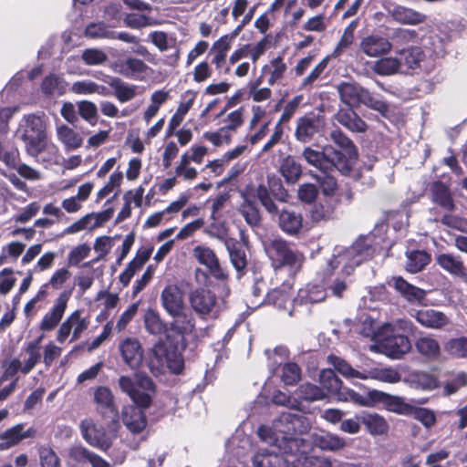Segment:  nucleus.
<instances>
[{
	"instance_id": "1",
	"label": "nucleus",
	"mask_w": 467,
	"mask_h": 467,
	"mask_svg": "<svg viewBox=\"0 0 467 467\" xmlns=\"http://www.w3.org/2000/svg\"><path fill=\"white\" fill-rule=\"evenodd\" d=\"M413 329V324L407 319L384 323L378 334L371 350L383 354L391 359H400L411 349V344L405 333Z\"/></svg>"
},
{
	"instance_id": "2",
	"label": "nucleus",
	"mask_w": 467,
	"mask_h": 467,
	"mask_svg": "<svg viewBox=\"0 0 467 467\" xmlns=\"http://www.w3.org/2000/svg\"><path fill=\"white\" fill-rule=\"evenodd\" d=\"M47 130L44 114H28L23 117L16 136L23 141L26 153L32 157L36 158L44 152L56 155L57 147L48 141Z\"/></svg>"
},
{
	"instance_id": "3",
	"label": "nucleus",
	"mask_w": 467,
	"mask_h": 467,
	"mask_svg": "<svg viewBox=\"0 0 467 467\" xmlns=\"http://www.w3.org/2000/svg\"><path fill=\"white\" fill-rule=\"evenodd\" d=\"M161 303L167 314L172 317L171 330L183 336L192 332L194 318L184 301L183 291L177 285H168L161 294Z\"/></svg>"
},
{
	"instance_id": "4",
	"label": "nucleus",
	"mask_w": 467,
	"mask_h": 467,
	"mask_svg": "<svg viewBox=\"0 0 467 467\" xmlns=\"http://www.w3.org/2000/svg\"><path fill=\"white\" fill-rule=\"evenodd\" d=\"M147 366L154 376L168 370L178 374L182 370L183 360L176 351L168 350L163 343H157L148 354Z\"/></svg>"
},
{
	"instance_id": "5",
	"label": "nucleus",
	"mask_w": 467,
	"mask_h": 467,
	"mask_svg": "<svg viewBox=\"0 0 467 467\" xmlns=\"http://www.w3.org/2000/svg\"><path fill=\"white\" fill-rule=\"evenodd\" d=\"M302 156L309 165L323 172H327L335 167L344 175L350 174V166H347V161L342 156L337 154L336 158L334 157L332 146H326L321 151L306 147Z\"/></svg>"
},
{
	"instance_id": "6",
	"label": "nucleus",
	"mask_w": 467,
	"mask_h": 467,
	"mask_svg": "<svg viewBox=\"0 0 467 467\" xmlns=\"http://www.w3.org/2000/svg\"><path fill=\"white\" fill-rule=\"evenodd\" d=\"M89 325V317L84 316V310L76 309L58 327L56 332V340L59 344H64L68 338L69 342H75L81 337Z\"/></svg>"
},
{
	"instance_id": "7",
	"label": "nucleus",
	"mask_w": 467,
	"mask_h": 467,
	"mask_svg": "<svg viewBox=\"0 0 467 467\" xmlns=\"http://www.w3.org/2000/svg\"><path fill=\"white\" fill-rule=\"evenodd\" d=\"M93 402L96 410L104 419L111 418L110 431L116 432L119 428V410L111 389L106 386H99L93 389Z\"/></svg>"
},
{
	"instance_id": "8",
	"label": "nucleus",
	"mask_w": 467,
	"mask_h": 467,
	"mask_svg": "<svg viewBox=\"0 0 467 467\" xmlns=\"http://www.w3.org/2000/svg\"><path fill=\"white\" fill-rule=\"evenodd\" d=\"M111 421L108 424L109 431L104 427L92 419H85L80 422V431L83 439L91 446L107 451L112 443V439L116 437L117 432L110 431Z\"/></svg>"
},
{
	"instance_id": "9",
	"label": "nucleus",
	"mask_w": 467,
	"mask_h": 467,
	"mask_svg": "<svg viewBox=\"0 0 467 467\" xmlns=\"http://www.w3.org/2000/svg\"><path fill=\"white\" fill-rule=\"evenodd\" d=\"M265 249L276 266L290 265L299 268L304 261V256L292 250L288 244L281 239L271 240L265 245Z\"/></svg>"
},
{
	"instance_id": "10",
	"label": "nucleus",
	"mask_w": 467,
	"mask_h": 467,
	"mask_svg": "<svg viewBox=\"0 0 467 467\" xmlns=\"http://www.w3.org/2000/svg\"><path fill=\"white\" fill-rule=\"evenodd\" d=\"M138 385L145 391H140L137 389L136 382L128 376H121L119 379V387L120 389L128 394L137 405L147 408L151 402V398L149 392L153 391V383L149 377L142 376L139 378Z\"/></svg>"
},
{
	"instance_id": "11",
	"label": "nucleus",
	"mask_w": 467,
	"mask_h": 467,
	"mask_svg": "<svg viewBox=\"0 0 467 467\" xmlns=\"http://www.w3.org/2000/svg\"><path fill=\"white\" fill-rule=\"evenodd\" d=\"M71 296V291L65 290L61 292L55 299L53 306L43 316L38 327L43 332L54 330L62 323V319L67 308V304Z\"/></svg>"
},
{
	"instance_id": "12",
	"label": "nucleus",
	"mask_w": 467,
	"mask_h": 467,
	"mask_svg": "<svg viewBox=\"0 0 467 467\" xmlns=\"http://www.w3.org/2000/svg\"><path fill=\"white\" fill-rule=\"evenodd\" d=\"M273 426L275 431H278L281 435L282 441L287 440L293 434L303 432L307 429V425H304V417L290 411L283 412L274 421Z\"/></svg>"
},
{
	"instance_id": "13",
	"label": "nucleus",
	"mask_w": 467,
	"mask_h": 467,
	"mask_svg": "<svg viewBox=\"0 0 467 467\" xmlns=\"http://www.w3.org/2000/svg\"><path fill=\"white\" fill-rule=\"evenodd\" d=\"M190 303L199 316H216L218 313L217 298L210 290L201 288L192 291L190 295Z\"/></svg>"
},
{
	"instance_id": "14",
	"label": "nucleus",
	"mask_w": 467,
	"mask_h": 467,
	"mask_svg": "<svg viewBox=\"0 0 467 467\" xmlns=\"http://www.w3.org/2000/svg\"><path fill=\"white\" fill-rule=\"evenodd\" d=\"M119 350L126 365L135 369L139 368L143 361V348L140 340L128 337L119 343Z\"/></svg>"
},
{
	"instance_id": "15",
	"label": "nucleus",
	"mask_w": 467,
	"mask_h": 467,
	"mask_svg": "<svg viewBox=\"0 0 467 467\" xmlns=\"http://www.w3.org/2000/svg\"><path fill=\"white\" fill-rule=\"evenodd\" d=\"M192 254L201 265L207 268L209 274L214 278L219 280L226 278L227 275L221 267L213 250L204 245H197L193 248Z\"/></svg>"
},
{
	"instance_id": "16",
	"label": "nucleus",
	"mask_w": 467,
	"mask_h": 467,
	"mask_svg": "<svg viewBox=\"0 0 467 467\" xmlns=\"http://www.w3.org/2000/svg\"><path fill=\"white\" fill-rule=\"evenodd\" d=\"M4 372L0 377V387L5 380L14 378L19 371L23 373L22 361L19 358L6 359L3 362ZM18 378H16L8 386L0 389V402L5 400L16 389Z\"/></svg>"
},
{
	"instance_id": "17",
	"label": "nucleus",
	"mask_w": 467,
	"mask_h": 467,
	"mask_svg": "<svg viewBox=\"0 0 467 467\" xmlns=\"http://www.w3.org/2000/svg\"><path fill=\"white\" fill-rule=\"evenodd\" d=\"M320 383L322 389H324L327 395H337L340 400H347L348 391L343 388L342 381L331 369H324L320 373Z\"/></svg>"
},
{
	"instance_id": "18",
	"label": "nucleus",
	"mask_w": 467,
	"mask_h": 467,
	"mask_svg": "<svg viewBox=\"0 0 467 467\" xmlns=\"http://www.w3.org/2000/svg\"><path fill=\"white\" fill-rule=\"evenodd\" d=\"M373 395L374 399L382 404L387 410L399 415L409 416L411 404L407 403L404 398L390 395L380 390L379 393H374Z\"/></svg>"
},
{
	"instance_id": "19",
	"label": "nucleus",
	"mask_w": 467,
	"mask_h": 467,
	"mask_svg": "<svg viewBox=\"0 0 467 467\" xmlns=\"http://www.w3.org/2000/svg\"><path fill=\"white\" fill-rule=\"evenodd\" d=\"M414 317L421 326L432 329H441L450 322L445 314L432 308L420 309Z\"/></svg>"
},
{
	"instance_id": "20",
	"label": "nucleus",
	"mask_w": 467,
	"mask_h": 467,
	"mask_svg": "<svg viewBox=\"0 0 467 467\" xmlns=\"http://www.w3.org/2000/svg\"><path fill=\"white\" fill-rule=\"evenodd\" d=\"M437 265L450 275L463 278L467 275V269L458 255L452 254H439L435 257Z\"/></svg>"
},
{
	"instance_id": "21",
	"label": "nucleus",
	"mask_w": 467,
	"mask_h": 467,
	"mask_svg": "<svg viewBox=\"0 0 467 467\" xmlns=\"http://www.w3.org/2000/svg\"><path fill=\"white\" fill-rule=\"evenodd\" d=\"M93 188L92 182L81 184L76 195L62 200L61 208L67 213H78L83 207V202L90 196Z\"/></svg>"
},
{
	"instance_id": "22",
	"label": "nucleus",
	"mask_w": 467,
	"mask_h": 467,
	"mask_svg": "<svg viewBox=\"0 0 467 467\" xmlns=\"http://www.w3.org/2000/svg\"><path fill=\"white\" fill-rule=\"evenodd\" d=\"M30 437L29 431H25L23 424L14 425L0 432V451H7Z\"/></svg>"
},
{
	"instance_id": "23",
	"label": "nucleus",
	"mask_w": 467,
	"mask_h": 467,
	"mask_svg": "<svg viewBox=\"0 0 467 467\" xmlns=\"http://www.w3.org/2000/svg\"><path fill=\"white\" fill-rule=\"evenodd\" d=\"M360 49L369 57L387 54L392 48V44L382 36H369L360 42Z\"/></svg>"
},
{
	"instance_id": "24",
	"label": "nucleus",
	"mask_w": 467,
	"mask_h": 467,
	"mask_svg": "<svg viewBox=\"0 0 467 467\" xmlns=\"http://www.w3.org/2000/svg\"><path fill=\"white\" fill-rule=\"evenodd\" d=\"M404 298L409 302H420L424 299L426 292L419 287L409 284L400 276H393L389 282Z\"/></svg>"
},
{
	"instance_id": "25",
	"label": "nucleus",
	"mask_w": 467,
	"mask_h": 467,
	"mask_svg": "<svg viewBox=\"0 0 467 467\" xmlns=\"http://www.w3.org/2000/svg\"><path fill=\"white\" fill-rule=\"evenodd\" d=\"M254 467H287L291 460L276 451L261 450L252 459Z\"/></svg>"
},
{
	"instance_id": "26",
	"label": "nucleus",
	"mask_w": 467,
	"mask_h": 467,
	"mask_svg": "<svg viewBox=\"0 0 467 467\" xmlns=\"http://www.w3.org/2000/svg\"><path fill=\"white\" fill-rule=\"evenodd\" d=\"M352 378H360V379H372L381 382L394 384L398 383L401 379V375L399 371L392 367L386 368H375L368 371V375H363L358 371L352 368Z\"/></svg>"
},
{
	"instance_id": "27",
	"label": "nucleus",
	"mask_w": 467,
	"mask_h": 467,
	"mask_svg": "<svg viewBox=\"0 0 467 467\" xmlns=\"http://www.w3.org/2000/svg\"><path fill=\"white\" fill-rule=\"evenodd\" d=\"M397 53L400 56V60L402 61L401 67L404 72L420 68L425 58L424 52L419 47L401 48Z\"/></svg>"
},
{
	"instance_id": "28",
	"label": "nucleus",
	"mask_w": 467,
	"mask_h": 467,
	"mask_svg": "<svg viewBox=\"0 0 467 467\" xmlns=\"http://www.w3.org/2000/svg\"><path fill=\"white\" fill-rule=\"evenodd\" d=\"M320 130V121L316 117H304L298 119L296 137L301 142L310 141Z\"/></svg>"
},
{
	"instance_id": "29",
	"label": "nucleus",
	"mask_w": 467,
	"mask_h": 467,
	"mask_svg": "<svg viewBox=\"0 0 467 467\" xmlns=\"http://www.w3.org/2000/svg\"><path fill=\"white\" fill-rule=\"evenodd\" d=\"M56 133L57 140L64 145L67 151L78 150L83 144V137L65 124L57 126Z\"/></svg>"
},
{
	"instance_id": "30",
	"label": "nucleus",
	"mask_w": 467,
	"mask_h": 467,
	"mask_svg": "<svg viewBox=\"0 0 467 467\" xmlns=\"http://www.w3.org/2000/svg\"><path fill=\"white\" fill-rule=\"evenodd\" d=\"M415 348L418 353L429 360H435L441 354V347L438 340L431 335L418 337L415 341Z\"/></svg>"
},
{
	"instance_id": "31",
	"label": "nucleus",
	"mask_w": 467,
	"mask_h": 467,
	"mask_svg": "<svg viewBox=\"0 0 467 467\" xmlns=\"http://www.w3.org/2000/svg\"><path fill=\"white\" fill-rule=\"evenodd\" d=\"M358 421L365 425L369 433L373 435L385 434L389 430V424L386 420L377 413L362 412L355 417Z\"/></svg>"
},
{
	"instance_id": "32",
	"label": "nucleus",
	"mask_w": 467,
	"mask_h": 467,
	"mask_svg": "<svg viewBox=\"0 0 467 467\" xmlns=\"http://www.w3.org/2000/svg\"><path fill=\"white\" fill-rule=\"evenodd\" d=\"M287 70V66L285 63L283 57H276L268 61L263 67V73L265 74L267 78V83L270 86H274L281 82L284 78L285 72Z\"/></svg>"
},
{
	"instance_id": "33",
	"label": "nucleus",
	"mask_w": 467,
	"mask_h": 467,
	"mask_svg": "<svg viewBox=\"0 0 467 467\" xmlns=\"http://www.w3.org/2000/svg\"><path fill=\"white\" fill-rule=\"evenodd\" d=\"M337 91L340 97L341 105L335 118L340 124L347 128H349L350 84L347 82L340 83L337 86Z\"/></svg>"
},
{
	"instance_id": "34",
	"label": "nucleus",
	"mask_w": 467,
	"mask_h": 467,
	"mask_svg": "<svg viewBox=\"0 0 467 467\" xmlns=\"http://www.w3.org/2000/svg\"><path fill=\"white\" fill-rule=\"evenodd\" d=\"M431 199L447 211H453L455 209L454 201L451 194L450 189L441 182H433L431 186Z\"/></svg>"
},
{
	"instance_id": "35",
	"label": "nucleus",
	"mask_w": 467,
	"mask_h": 467,
	"mask_svg": "<svg viewBox=\"0 0 467 467\" xmlns=\"http://www.w3.org/2000/svg\"><path fill=\"white\" fill-rule=\"evenodd\" d=\"M122 420L126 427L134 433L140 432L146 427V418L143 411L134 407L124 408Z\"/></svg>"
},
{
	"instance_id": "36",
	"label": "nucleus",
	"mask_w": 467,
	"mask_h": 467,
	"mask_svg": "<svg viewBox=\"0 0 467 467\" xmlns=\"http://www.w3.org/2000/svg\"><path fill=\"white\" fill-rule=\"evenodd\" d=\"M144 326L146 330L152 335H161L166 333L167 337H171V333L176 334L171 330L170 326L167 327L162 321L160 314L151 308H149L144 314Z\"/></svg>"
},
{
	"instance_id": "37",
	"label": "nucleus",
	"mask_w": 467,
	"mask_h": 467,
	"mask_svg": "<svg viewBox=\"0 0 467 467\" xmlns=\"http://www.w3.org/2000/svg\"><path fill=\"white\" fill-rule=\"evenodd\" d=\"M44 336H40L36 340L29 342L25 348V358L22 361L23 374H28L35 366L39 362L40 355V343Z\"/></svg>"
},
{
	"instance_id": "38",
	"label": "nucleus",
	"mask_w": 467,
	"mask_h": 467,
	"mask_svg": "<svg viewBox=\"0 0 467 467\" xmlns=\"http://www.w3.org/2000/svg\"><path fill=\"white\" fill-rule=\"evenodd\" d=\"M303 225V218L300 213L291 210H283L279 214V226L289 234H297Z\"/></svg>"
},
{
	"instance_id": "39",
	"label": "nucleus",
	"mask_w": 467,
	"mask_h": 467,
	"mask_svg": "<svg viewBox=\"0 0 467 467\" xmlns=\"http://www.w3.org/2000/svg\"><path fill=\"white\" fill-rule=\"evenodd\" d=\"M372 240L369 236H361L352 245V263L356 265L370 259L373 255Z\"/></svg>"
},
{
	"instance_id": "40",
	"label": "nucleus",
	"mask_w": 467,
	"mask_h": 467,
	"mask_svg": "<svg viewBox=\"0 0 467 467\" xmlns=\"http://www.w3.org/2000/svg\"><path fill=\"white\" fill-rule=\"evenodd\" d=\"M279 171L287 183H296L302 175V166L292 156H286L281 161Z\"/></svg>"
},
{
	"instance_id": "41",
	"label": "nucleus",
	"mask_w": 467,
	"mask_h": 467,
	"mask_svg": "<svg viewBox=\"0 0 467 467\" xmlns=\"http://www.w3.org/2000/svg\"><path fill=\"white\" fill-rule=\"evenodd\" d=\"M109 86L114 90V96L120 103L130 101L137 96V86L125 83L119 78H113Z\"/></svg>"
},
{
	"instance_id": "42",
	"label": "nucleus",
	"mask_w": 467,
	"mask_h": 467,
	"mask_svg": "<svg viewBox=\"0 0 467 467\" xmlns=\"http://www.w3.org/2000/svg\"><path fill=\"white\" fill-rule=\"evenodd\" d=\"M70 90L77 95H91L98 94L100 96H109V90L102 85H99L98 83L89 80L84 79L74 82Z\"/></svg>"
},
{
	"instance_id": "43",
	"label": "nucleus",
	"mask_w": 467,
	"mask_h": 467,
	"mask_svg": "<svg viewBox=\"0 0 467 467\" xmlns=\"http://www.w3.org/2000/svg\"><path fill=\"white\" fill-rule=\"evenodd\" d=\"M402 61L398 57H387L375 62L373 68L381 76H389L399 72H404L401 67Z\"/></svg>"
},
{
	"instance_id": "44",
	"label": "nucleus",
	"mask_w": 467,
	"mask_h": 467,
	"mask_svg": "<svg viewBox=\"0 0 467 467\" xmlns=\"http://www.w3.org/2000/svg\"><path fill=\"white\" fill-rule=\"evenodd\" d=\"M330 138L332 141L339 148V150H336L332 147V154L336 158V155L338 154L342 156L347 161V166L349 165V157H350V140L349 138L339 130H334Z\"/></svg>"
},
{
	"instance_id": "45",
	"label": "nucleus",
	"mask_w": 467,
	"mask_h": 467,
	"mask_svg": "<svg viewBox=\"0 0 467 467\" xmlns=\"http://www.w3.org/2000/svg\"><path fill=\"white\" fill-rule=\"evenodd\" d=\"M360 103L376 109L384 108L383 103L374 99L367 89L358 85L352 84V107L355 104Z\"/></svg>"
},
{
	"instance_id": "46",
	"label": "nucleus",
	"mask_w": 467,
	"mask_h": 467,
	"mask_svg": "<svg viewBox=\"0 0 467 467\" xmlns=\"http://www.w3.org/2000/svg\"><path fill=\"white\" fill-rule=\"evenodd\" d=\"M149 40L159 51L164 52L176 47L177 38L174 35H170L164 31H152L148 36Z\"/></svg>"
},
{
	"instance_id": "47",
	"label": "nucleus",
	"mask_w": 467,
	"mask_h": 467,
	"mask_svg": "<svg viewBox=\"0 0 467 467\" xmlns=\"http://www.w3.org/2000/svg\"><path fill=\"white\" fill-rule=\"evenodd\" d=\"M392 16L397 22L401 24L416 25L425 20L423 14L403 6L396 7Z\"/></svg>"
},
{
	"instance_id": "48",
	"label": "nucleus",
	"mask_w": 467,
	"mask_h": 467,
	"mask_svg": "<svg viewBox=\"0 0 467 467\" xmlns=\"http://www.w3.org/2000/svg\"><path fill=\"white\" fill-rule=\"evenodd\" d=\"M410 386L421 390L435 389L439 384L438 379L427 372H416L410 375Z\"/></svg>"
},
{
	"instance_id": "49",
	"label": "nucleus",
	"mask_w": 467,
	"mask_h": 467,
	"mask_svg": "<svg viewBox=\"0 0 467 467\" xmlns=\"http://www.w3.org/2000/svg\"><path fill=\"white\" fill-rule=\"evenodd\" d=\"M430 262L429 254L424 251H412L407 254L406 269L410 273L421 271Z\"/></svg>"
},
{
	"instance_id": "50",
	"label": "nucleus",
	"mask_w": 467,
	"mask_h": 467,
	"mask_svg": "<svg viewBox=\"0 0 467 467\" xmlns=\"http://www.w3.org/2000/svg\"><path fill=\"white\" fill-rule=\"evenodd\" d=\"M291 463L293 467H331V462L327 458L314 454H302L291 461Z\"/></svg>"
},
{
	"instance_id": "51",
	"label": "nucleus",
	"mask_w": 467,
	"mask_h": 467,
	"mask_svg": "<svg viewBox=\"0 0 467 467\" xmlns=\"http://www.w3.org/2000/svg\"><path fill=\"white\" fill-rule=\"evenodd\" d=\"M239 212L244 217L246 223L251 226H257L261 222V216L254 202L244 196V202L239 207Z\"/></svg>"
},
{
	"instance_id": "52",
	"label": "nucleus",
	"mask_w": 467,
	"mask_h": 467,
	"mask_svg": "<svg viewBox=\"0 0 467 467\" xmlns=\"http://www.w3.org/2000/svg\"><path fill=\"white\" fill-rule=\"evenodd\" d=\"M325 292L317 285H310L306 288L300 289L298 292L296 302L300 304L317 303L325 299Z\"/></svg>"
},
{
	"instance_id": "53",
	"label": "nucleus",
	"mask_w": 467,
	"mask_h": 467,
	"mask_svg": "<svg viewBox=\"0 0 467 467\" xmlns=\"http://www.w3.org/2000/svg\"><path fill=\"white\" fill-rule=\"evenodd\" d=\"M262 78L248 83V96L255 102H264L271 99L272 91L269 88H262Z\"/></svg>"
},
{
	"instance_id": "54",
	"label": "nucleus",
	"mask_w": 467,
	"mask_h": 467,
	"mask_svg": "<svg viewBox=\"0 0 467 467\" xmlns=\"http://www.w3.org/2000/svg\"><path fill=\"white\" fill-rule=\"evenodd\" d=\"M85 36L89 38H115V32L111 31L105 23H91L85 29Z\"/></svg>"
},
{
	"instance_id": "55",
	"label": "nucleus",
	"mask_w": 467,
	"mask_h": 467,
	"mask_svg": "<svg viewBox=\"0 0 467 467\" xmlns=\"http://www.w3.org/2000/svg\"><path fill=\"white\" fill-rule=\"evenodd\" d=\"M445 350L453 358H467V337L450 339L445 345Z\"/></svg>"
},
{
	"instance_id": "56",
	"label": "nucleus",
	"mask_w": 467,
	"mask_h": 467,
	"mask_svg": "<svg viewBox=\"0 0 467 467\" xmlns=\"http://www.w3.org/2000/svg\"><path fill=\"white\" fill-rule=\"evenodd\" d=\"M314 443L322 450L336 451L344 446V442L337 436L331 434L317 435Z\"/></svg>"
},
{
	"instance_id": "57",
	"label": "nucleus",
	"mask_w": 467,
	"mask_h": 467,
	"mask_svg": "<svg viewBox=\"0 0 467 467\" xmlns=\"http://www.w3.org/2000/svg\"><path fill=\"white\" fill-rule=\"evenodd\" d=\"M174 171L177 177L185 181H193L198 175L197 170L191 165V161H188L186 155L181 156Z\"/></svg>"
},
{
	"instance_id": "58",
	"label": "nucleus",
	"mask_w": 467,
	"mask_h": 467,
	"mask_svg": "<svg viewBox=\"0 0 467 467\" xmlns=\"http://www.w3.org/2000/svg\"><path fill=\"white\" fill-rule=\"evenodd\" d=\"M149 67L141 60L136 57H128L126 59L125 77L128 78H136L145 74Z\"/></svg>"
},
{
	"instance_id": "59",
	"label": "nucleus",
	"mask_w": 467,
	"mask_h": 467,
	"mask_svg": "<svg viewBox=\"0 0 467 467\" xmlns=\"http://www.w3.org/2000/svg\"><path fill=\"white\" fill-rule=\"evenodd\" d=\"M298 395L304 400L313 401L324 399L327 396V393L320 387L311 383H305L299 387Z\"/></svg>"
},
{
	"instance_id": "60",
	"label": "nucleus",
	"mask_w": 467,
	"mask_h": 467,
	"mask_svg": "<svg viewBox=\"0 0 467 467\" xmlns=\"http://www.w3.org/2000/svg\"><path fill=\"white\" fill-rule=\"evenodd\" d=\"M81 58L88 66H99L108 59L107 54L99 48H87L81 54Z\"/></svg>"
},
{
	"instance_id": "61",
	"label": "nucleus",
	"mask_w": 467,
	"mask_h": 467,
	"mask_svg": "<svg viewBox=\"0 0 467 467\" xmlns=\"http://www.w3.org/2000/svg\"><path fill=\"white\" fill-rule=\"evenodd\" d=\"M409 416L420 421L425 427H431L436 421L435 414L432 410L426 408H419L411 405Z\"/></svg>"
},
{
	"instance_id": "62",
	"label": "nucleus",
	"mask_w": 467,
	"mask_h": 467,
	"mask_svg": "<svg viewBox=\"0 0 467 467\" xmlns=\"http://www.w3.org/2000/svg\"><path fill=\"white\" fill-rule=\"evenodd\" d=\"M244 110L242 109L230 112L223 119V130L232 136L233 133L243 124Z\"/></svg>"
},
{
	"instance_id": "63",
	"label": "nucleus",
	"mask_w": 467,
	"mask_h": 467,
	"mask_svg": "<svg viewBox=\"0 0 467 467\" xmlns=\"http://www.w3.org/2000/svg\"><path fill=\"white\" fill-rule=\"evenodd\" d=\"M416 36L417 34L414 30L399 28L393 32L391 36L392 42L390 43L392 44V47L399 51L400 47L412 42L416 38Z\"/></svg>"
},
{
	"instance_id": "64",
	"label": "nucleus",
	"mask_w": 467,
	"mask_h": 467,
	"mask_svg": "<svg viewBox=\"0 0 467 467\" xmlns=\"http://www.w3.org/2000/svg\"><path fill=\"white\" fill-rule=\"evenodd\" d=\"M301 377V369L295 363H286L282 369V380L285 385H295Z\"/></svg>"
}]
</instances>
